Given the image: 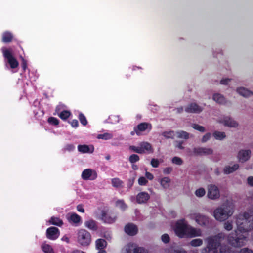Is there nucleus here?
Here are the masks:
<instances>
[{
    "label": "nucleus",
    "mask_w": 253,
    "mask_h": 253,
    "mask_svg": "<svg viewBox=\"0 0 253 253\" xmlns=\"http://www.w3.org/2000/svg\"><path fill=\"white\" fill-rule=\"evenodd\" d=\"M235 218L237 230L229 235L227 241L233 247H241L247 241L246 233L253 229V207L236 215Z\"/></svg>",
    "instance_id": "f257e3e1"
},
{
    "label": "nucleus",
    "mask_w": 253,
    "mask_h": 253,
    "mask_svg": "<svg viewBox=\"0 0 253 253\" xmlns=\"http://www.w3.org/2000/svg\"><path fill=\"white\" fill-rule=\"evenodd\" d=\"M172 227L175 234L179 238H195L202 236L201 229L189 224L185 218L175 221Z\"/></svg>",
    "instance_id": "f03ea898"
},
{
    "label": "nucleus",
    "mask_w": 253,
    "mask_h": 253,
    "mask_svg": "<svg viewBox=\"0 0 253 253\" xmlns=\"http://www.w3.org/2000/svg\"><path fill=\"white\" fill-rule=\"evenodd\" d=\"M224 234L222 232L214 236H210L206 239L207 246L203 248L201 253H227V247L222 245L221 242L224 238Z\"/></svg>",
    "instance_id": "7ed1b4c3"
},
{
    "label": "nucleus",
    "mask_w": 253,
    "mask_h": 253,
    "mask_svg": "<svg viewBox=\"0 0 253 253\" xmlns=\"http://www.w3.org/2000/svg\"><path fill=\"white\" fill-rule=\"evenodd\" d=\"M234 211V202L232 199H227L214 210L213 216L217 221L223 222L230 217Z\"/></svg>",
    "instance_id": "20e7f679"
},
{
    "label": "nucleus",
    "mask_w": 253,
    "mask_h": 253,
    "mask_svg": "<svg viewBox=\"0 0 253 253\" xmlns=\"http://www.w3.org/2000/svg\"><path fill=\"white\" fill-rule=\"evenodd\" d=\"M186 217L190 220H194L201 227H206L210 223V219L207 216L194 210L190 211Z\"/></svg>",
    "instance_id": "39448f33"
},
{
    "label": "nucleus",
    "mask_w": 253,
    "mask_h": 253,
    "mask_svg": "<svg viewBox=\"0 0 253 253\" xmlns=\"http://www.w3.org/2000/svg\"><path fill=\"white\" fill-rule=\"evenodd\" d=\"M129 150L139 154L152 153L154 151L151 144L147 142H142L138 146H130Z\"/></svg>",
    "instance_id": "423d86ee"
},
{
    "label": "nucleus",
    "mask_w": 253,
    "mask_h": 253,
    "mask_svg": "<svg viewBox=\"0 0 253 253\" xmlns=\"http://www.w3.org/2000/svg\"><path fill=\"white\" fill-rule=\"evenodd\" d=\"M217 123L230 128H237L239 123L229 116L221 115L216 119Z\"/></svg>",
    "instance_id": "0eeeda50"
},
{
    "label": "nucleus",
    "mask_w": 253,
    "mask_h": 253,
    "mask_svg": "<svg viewBox=\"0 0 253 253\" xmlns=\"http://www.w3.org/2000/svg\"><path fill=\"white\" fill-rule=\"evenodd\" d=\"M2 52L6 63L9 64L11 68L14 69L18 67L19 63L16 58L13 56L12 51L11 49L2 48Z\"/></svg>",
    "instance_id": "6e6552de"
},
{
    "label": "nucleus",
    "mask_w": 253,
    "mask_h": 253,
    "mask_svg": "<svg viewBox=\"0 0 253 253\" xmlns=\"http://www.w3.org/2000/svg\"><path fill=\"white\" fill-rule=\"evenodd\" d=\"M78 242L83 246H87L91 242V235L85 229H81L78 230L77 233Z\"/></svg>",
    "instance_id": "1a4fd4ad"
},
{
    "label": "nucleus",
    "mask_w": 253,
    "mask_h": 253,
    "mask_svg": "<svg viewBox=\"0 0 253 253\" xmlns=\"http://www.w3.org/2000/svg\"><path fill=\"white\" fill-rule=\"evenodd\" d=\"M208 197L211 200H217L219 198L220 194L219 188L214 184H210L208 186Z\"/></svg>",
    "instance_id": "9d476101"
},
{
    "label": "nucleus",
    "mask_w": 253,
    "mask_h": 253,
    "mask_svg": "<svg viewBox=\"0 0 253 253\" xmlns=\"http://www.w3.org/2000/svg\"><path fill=\"white\" fill-rule=\"evenodd\" d=\"M97 177L96 171L91 169L84 170L81 174L82 178L84 180H94Z\"/></svg>",
    "instance_id": "9b49d317"
},
{
    "label": "nucleus",
    "mask_w": 253,
    "mask_h": 253,
    "mask_svg": "<svg viewBox=\"0 0 253 253\" xmlns=\"http://www.w3.org/2000/svg\"><path fill=\"white\" fill-rule=\"evenodd\" d=\"M122 253H143V249L135 244L129 243L123 248Z\"/></svg>",
    "instance_id": "f8f14e48"
},
{
    "label": "nucleus",
    "mask_w": 253,
    "mask_h": 253,
    "mask_svg": "<svg viewBox=\"0 0 253 253\" xmlns=\"http://www.w3.org/2000/svg\"><path fill=\"white\" fill-rule=\"evenodd\" d=\"M194 154L197 155H210L213 153L212 149L208 147H197L193 149Z\"/></svg>",
    "instance_id": "ddd939ff"
},
{
    "label": "nucleus",
    "mask_w": 253,
    "mask_h": 253,
    "mask_svg": "<svg viewBox=\"0 0 253 253\" xmlns=\"http://www.w3.org/2000/svg\"><path fill=\"white\" fill-rule=\"evenodd\" d=\"M251 154V150L242 149L239 151L237 155V158L241 163H245L250 159Z\"/></svg>",
    "instance_id": "4468645a"
},
{
    "label": "nucleus",
    "mask_w": 253,
    "mask_h": 253,
    "mask_svg": "<svg viewBox=\"0 0 253 253\" xmlns=\"http://www.w3.org/2000/svg\"><path fill=\"white\" fill-rule=\"evenodd\" d=\"M60 234L59 229L54 227L48 228L46 230L47 238L50 240H55L58 238Z\"/></svg>",
    "instance_id": "2eb2a0df"
},
{
    "label": "nucleus",
    "mask_w": 253,
    "mask_h": 253,
    "mask_svg": "<svg viewBox=\"0 0 253 253\" xmlns=\"http://www.w3.org/2000/svg\"><path fill=\"white\" fill-rule=\"evenodd\" d=\"M185 110L187 113H199L203 110V108L195 103H192L185 108Z\"/></svg>",
    "instance_id": "dca6fc26"
},
{
    "label": "nucleus",
    "mask_w": 253,
    "mask_h": 253,
    "mask_svg": "<svg viewBox=\"0 0 253 253\" xmlns=\"http://www.w3.org/2000/svg\"><path fill=\"white\" fill-rule=\"evenodd\" d=\"M152 126L150 124L147 123H142L139 124L137 127H134V130L137 135H139L141 132H143L147 129L150 130Z\"/></svg>",
    "instance_id": "f3484780"
},
{
    "label": "nucleus",
    "mask_w": 253,
    "mask_h": 253,
    "mask_svg": "<svg viewBox=\"0 0 253 253\" xmlns=\"http://www.w3.org/2000/svg\"><path fill=\"white\" fill-rule=\"evenodd\" d=\"M68 219L70 223L76 226H79L81 223V217L75 213L68 214Z\"/></svg>",
    "instance_id": "a211bd4d"
},
{
    "label": "nucleus",
    "mask_w": 253,
    "mask_h": 253,
    "mask_svg": "<svg viewBox=\"0 0 253 253\" xmlns=\"http://www.w3.org/2000/svg\"><path fill=\"white\" fill-rule=\"evenodd\" d=\"M149 194L146 192H141L139 193L136 197V202L138 204L146 203L150 199Z\"/></svg>",
    "instance_id": "6ab92c4d"
},
{
    "label": "nucleus",
    "mask_w": 253,
    "mask_h": 253,
    "mask_svg": "<svg viewBox=\"0 0 253 253\" xmlns=\"http://www.w3.org/2000/svg\"><path fill=\"white\" fill-rule=\"evenodd\" d=\"M158 182L162 188L164 190H167L170 187L171 179L169 177L165 176L160 178L158 179Z\"/></svg>",
    "instance_id": "aec40b11"
},
{
    "label": "nucleus",
    "mask_w": 253,
    "mask_h": 253,
    "mask_svg": "<svg viewBox=\"0 0 253 253\" xmlns=\"http://www.w3.org/2000/svg\"><path fill=\"white\" fill-rule=\"evenodd\" d=\"M125 231L127 234L133 236L137 233L138 228L134 224L128 223L125 226Z\"/></svg>",
    "instance_id": "412c9836"
},
{
    "label": "nucleus",
    "mask_w": 253,
    "mask_h": 253,
    "mask_svg": "<svg viewBox=\"0 0 253 253\" xmlns=\"http://www.w3.org/2000/svg\"><path fill=\"white\" fill-rule=\"evenodd\" d=\"M239 168V165L237 163L230 164L224 167L223 172L225 174H229L237 170Z\"/></svg>",
    "instance_id": "4be33fe9"
},
{
    "label": "nucleus",
    "mask_w": 253,
    "mask_h": 253,
    "mask_svg": "<svg viewBox=\"0 0 253 253\" xmlns=\"http://www.w3.org/2000/svg\"><path fill=\"white\" fill-rule=\"evenodd\" d=\"M236 92L244 97H249L253 95L252 91L244 87H239L236 89Z\"/></svg>",
    "instance_id": "5701e85b"
},
{
    "label": "nucleus",
    "mask_w": 253,
    "mask_h": 253,
    "mask_svg": "<svg viewBox=\"0 0 253 253\" xmlns=\"http://www.w3.org/2000/svg\"><path fill=\"white\" fill-rule=\"evenodd\" d=\"M78 150L82 153H92L94 151V147L92 145H79Z\"/></svg>",
    "instance_id": "b1692460"
},
{
    "label": "nucleus",
    "mask_w": 253,
    "mask_h": 253,
    "mask_svg": "<svg viewBox=\"0 0 253 253\" xmlns=\"http://www.w3.org/2000/svg\"><path fill=\"white\" fill-rule=\"evenodd\" d=\"M212 99L216 103L222 105L225 104L227 102L225 97L219 93H214L212 96Z\"/></svg>",
    "instance_id": "393cba45"
},
{
    "label": "nucleus",
    "mask_w": 253,
    "mask_h": 253,
    "mask_svg": "<svg viewBox=\"0 0 253 253\" xmlns=\"http://www.w3.org/2000/svg\"><path fill=\"white\" fill-rule=\"evenodd\" d=\"M175 135L178 138L188 139L192 135H190L189 133L186 131L183 130H179L175 132Z\"/></svg>",
    "instance_id": "a878e982"
},
{
    "label": "nucleus",
    "mask_w": 253,
    "mask_h": 253,
    "mask_svg": "<svg viewBox=\"0 0 253 253\" xmlns=\"http://www.w3.org/2000/svg\"><path fill=\"white\" fill-rule=\"evenodd\" d=\"M164 253H187L185 251L177 249L174 247L167 248L164 250Z\"/></svg>",
    "instance_id": "bb28decb"
},
{
    "label": "nucleus",
    "mask_w": 253,
    "mask_h": 253,
    "mask_svg": "<svg viewBox=\"0 0 253 253\" xmlns=\"http://www.w3.org/2000/svg\"><path fill=\"white\" fill-rule=\"evenodd\" d=\"M213 137L218 140H223L226 138V134L224 132L220 131H215L213 134Z\"/></svg>",
    "instance_id": "cd10ccee"
},
{
    "label": "nucleus",
    "mask_w": 253,
    "mask_h": 253,
    "mask_svg": "<svg viewBox=\"0 0 253 253\" xmlns=\"http://www.w3.org/2000/svg\"><path fill=\"white\" fill-rule=\"evenodd\" d=\"M41 248L44 253H54L52 246L46 243L42 244L41 245Z\"/></svg>",
    "instance_id": "c85d7f7f"
},
{
    "label": "nucleus",
    "mask_w": 253,
    "mask_h": 253,
    "mask_svg": "<svg viewBox=\"0 0 253 253\" xmlns=\"http://www.w3.org/2000/svg\"><path fill=\"white\" fill-rule=\"evenodd\" d=\"M102 219L106 223H112L115 221L116 216L113 215L104 214L102 215Z\"/></svg>",
    "instance_id": "c756f323"
},
{
    "label": "nucleus",
    "mask_w": 253,
    "mask_h": 253,
    "mask_svg": "<svg viewBox=\"0 0 253 253\" xmlns=\"http://www.w3.org/2000/svg\"><path fill=\"white\" fill-rule=\"evenodd\" d=\"M112 186L116 188H122L123 186L124 183L118 178H114L111 179Z\"/></svg>",
    "instance_id": "7c9ffc66"
},
{
    "label": "nucleus",
    "mask_w": 253,
    "mask_h": 253,
    "mask_svg": "<svg viewBox=\"0 0 253 253\" xmlns=\"http://www.w3.org/2000/svg\"><path fill=\"white\" fill-rule=\"evenodd\" d=\"M84 225L86 227L90 230H96L97 229L96 222L93 220L86 221L84 222Z\"/></svg>",
    "instance_id": "2f4dec72"
},
{
    "label": "nucleus",
    "mask_w": 253,
    "mask_h": 253,
    "mask_svg": "<svg viewBox=\"0 0 253 253\" xmlns=\"http://www.w3.org/2000/svg\"><path fill=\"white\" fill-rule=\"evenodd\" d=\"M203 241L202 239L196 238L192 239L189 243V244L192 247H200L203 245Z\"/></svg>",
    "instance_id": "473e14b6"
},
{
    "label": "nucleus",
    "mask_w": 253,
    "mask_h": 253,
    "mask_svg": "<svg viewBox=\"0 0 253 253\" xmlns=\"http://www.w3.org/2000/svg\"><path fill=\"white\" fill-rule=\"evenodd\" d=\"M106 246V242L102 239H97L96 241V247L98 250H104Z\"/></svg>",
    "instance_id": "72a5a7b5"
},
{
    "label": "nucleus",
    "mask_w": 253,
    "mask_h": 253,
    "mask_svg": "<svg viewBox=\"0 0 253 253\" xmlns=\"http://www.w3.org/2000/svg\"><path fill=\"white\" fill-rule=\"evenodd\" d=\"M13 36L11 33L5 32L2 35V41L4 42H9L11 41Z\"/></svg>",
    "instance_id": "f704fd0d"
},
{
    "label": "nucleus",
    "mask_w": 253,
    "mask_h": 253,
    "mask_svg": "<svg viewBox=\"0 0 253 253\" xmlns=\"http://www.w3.org/2000/svg\"><path fill=\"white\" fill-rule=\"evenodd\" d=\"M162 135L167 139H173L175 136H176L175 132L171 130L164 131L162 133Z\"/></svg>",
    "instance_id": "c9c22d12"
},
{
    "label": "nucleus",
    "mask_w": 253,
    "mask_h": 253,
    "mask_svg": "<svg viewBox=\"0 0 253 253\" xmlns=\"http://www.w3.org/2000/svg\"><path fill=\"white\" fill-rule=\"evenodd\" d=\"M113 135L110 133H105L104 134H99L97 135V138L99 139L109 140L112 138Z\"/></svg>",
    "instance_id": "e433bc0d"
},
{
    "label": "nucleus",
    "mask_w": 253,
    "mask_h": 253,
    "mask_svg": "<svg viewBox=\"0 0 253 253\" xmlns=\"http://www.w3.org/2000/svg\"><path fill=\"white\" fill-rule=\"evenodd\" d=\"M116 206L120 209L122 211H125L127 208V206L124 201L121 200H117L116 202Z\"/></svg>",
    "instance_id": "4c0bfd02"
},
{
    "label": "nucleus",
    "mask_w": 253,
    "mask_h": 253,
    "mask_svg": "<svg viewBox=\"0 0 253 253\" xmlns=\"http://www.w3.org/2000/svg\"><path fill=\"white\" fill-rule=\"evenodd\" d=\"M49 222L52 224L59 226L63 224V222L60 218L55 217H52Z\"/></svg>",
    "instance_id": "58836bf2"
},
{
    "label": "nucleus",
    "mask_w": 253,
    "mask_h": 253,
    "mask_svg": "<svg viewBox=\"0 0 253 253\" xmlns=\"http://www.w3.org/2000/svg\"><path fill=\"white\" fill-rule=\"evenodd\" d=\"M206 194V191L203 188H199L197 189L195 192V194L197 197H202Z\"/></svg>",
    "instance_id": "ea45409f"
},
{
    "label": "nucleus",
    "mask_w": 253,
    "mask_h": 253,
    "mask_svg": "<svg viewBox=\"0 0 253 253\" xmlns=\"http://www.w3.org/2000/svg\"><path fill=\"white\" fill-rule=\"evenodd\" d=\"M224 228L227 231H230L233 229V222L231 220H227L223 225Z\"/></svg>",
    "instance_id": "a19ab883"
},
{
    "label": "nucleus",
    "mask_w": 253,
    "mask_h": 253,
    "mask_svg": "<svg viewBox=\"0 0 253 253\" xmlns=\"http://www.w3.org/2000/svg\"><path fill=\"white\" fill-rule=\"evenodd\" d=\"M171 162L173 164L179 166L182 165L183 163L182 159L181 158L177 156H175L172 158Z\"/></svg>",
    "instance_id": "79ce46f5"
},
{
    "label": "nucleus",
    "mask_w": 253,
    "mask_h": 253,
    "mask_svg": "<svg viewBox=\"0 0 253 253\" xmlns=\"http://www.w3.org/2000/svg\"><path fill=\"white\" fill-rule=\"evenodd\" d=\"M71 113L69 111L65 110L61 112L58 114V116L63 120L67 119L70 115Z\"/></svg>",
    "instance_id": "37998d69"
},
{
    "label": "nucleus",
    "mask_w": 253,
    "mask_h": 253,
    "mask_svg": "<svg viewBox=\"0 0 253 253\" xmlns=\"http://www.w3.org/2000/svg\"><path fill=\"white\" fill-rule=\"evenodd\" d=\"M211 133H206L205 135L203 136V137L201 139V142L202 143H206L211 139Z\"/></svg>",
    "instance_id": "c03bdc74"
},
{
    "label": "nucleus",
    "mask_w": 253,
    "mask_h": 253,
    "mask_svg": "<svg viewBox=\"0 0 253 253\" xmlns=\"http://www.w3.org/2000/svg\"><path fill=\"white\" fill-rule=\"evenodd\" d=\"M192 127L195 130H197L200 132H204L206 131L205 128L202 126L196 124H193L192 125Z\"/></svg>",
    "instance_id": "a18cd8bd"
},
{
    "label": "nucleus",
    "mask_w": 253,
    "mask_h": 253,
    "mask_svg": "<svg viewBox=\"0 0 253 253\" xmlns=\"http://www.w3.org/2000/svg\"><path fill=\"white\" fill-rule=\"evenodd\" d=\"M148 181L147 179H146V178H145L143 176H141V177H139L138 180V183L139 185H141V186L146 185L148 183Z\"/></svg>",
    "instance_id": "49530a36"
},
{
    "label": "nucleus",
    "mask_w": 253,
    "mask_h": 253,
    "mask_svg": "<svg viewBox=\"0 0 253 253\" xmlns=\"http://www.w3.org/2000/svg\"><path fill=\"white\" fill-rule=\"evenodd\" d=\"M139 157L136 154L131 155L129 158V160L131 163L133 164L135 162L138 161Z\"/></svg>",
    "instance_id": "de8ad7c7"
},
{
    "label": "nucleus",
    "mask_w": 253,
    "mask_h": 253,
    "mask_svg": "<svg viewBox=\"0 0 253 253\" xmlns=\"http://www.w3.org/2000/svg\"><path fill=\"white\" fill-rule=\"evenodd\" d=\"M111 123H117L119 122V116L117 115H111L109 118Z\"/></svg>",
    "instance_id": "09e8293b"
},
{
    "label": "nucleus",
    "mask_w": 253,
    "mask_h": 253,
    "mask_svg": "<svg viewBox=\"0 0 253 253\" xmlns=\"http://www.w3.org/2000/svg\"><path fill=\"white\" fill-rule=\"evenodd\" d=\"M160 162L157 159L153 158L151 161V165L153 168H158L159 166Z\"/></svg>",
    "instance_id": "8fccbe9b"
},
{
    "label": "nucleus",
    "mask_w": 253,
    "mask_h": 253,
    "mask_svg": "<svg viewBox=\"0 0 253 253\" xmlns=\"http://www.w3.org/2000/svg\"><path fill=\"white\" fill-rule=\"evenodd\" d=\"M183 142L182 141H175L174 142V146L179 149L182 150L184 147L182 146Z\"/></svg>",
    "instance_id": "3c124183"
},
{
    "label": "nucleus",
    "mask_w": 253,
    "mask_h": 253,
    "mask_svg": "<svg viewBox=\"0 0 253 253\" xmlns=\"http://www.w3.org/2000/svg\"><path fill=\"white\" fill-rule=\"evenodd\" d=\"M162 241L165 243H168L169 241V237L168 234H164L161 236Z\"/></svg>",
    "instance_id": "603ef678"
},
{
    "label": "nucleus",
    "mask_w": 253,
    "mask_h": 253,
    "mask_svg": "<svg viewBox=\"0 0 253 253\" xmlns=\"http://www.w3.org/2000/svg\"><path fill=\"white\" fill-rule=\"evenodd\" d=\"M79 119L80 120L81 123L84 126L87 124L86 119L84 115L82 114H80L79 115Z\"/></svg>",
    "instance_id": "864d4df0"
},
{
    "label": "nucleus",
    "mask_w": 253,
    "mask_h": 253,
    "mask_svg": "<svg viewBox=\"0 0 253 253\" xmlns=\"http://www.w3.org/2000/svg\"><path fill=\"white\" fill-rule=\"evenodd\" d=\"M48 122L54 125H57L59 123L58 120L54 117H50L48 119Z\"/></svg>",
    "instance_id": "5fc2aeb1"
},
{
    "label": "nucleus",
    "mask_w": 253,
    "mask_h": 253,
    "mask_svg": "<svg viewBox=\"0 0 253 253\" xmlns=\"http://www.w3.org/2000/svg\"><path fill=\"white\" fill-rule=\"evenodd\" d=\"M231 81V79L230 78H223L220 81V84L223 85H227Z\"/></svg>",
    "instance_id": "6e6d98bb"
},
{
    "label": "nucleus",
    "mask_w": 253,
    "mask_h": 253,
    "mask_svg": "<svg viewBox=\"0 0 253 253\" xmlns=\"http://www.w3.org/2000/svg\"><path fill=\"white\" fill-rule=\"evenodd\" d=\"M239 253H253V251L248 248L242 249Z\"/></svg>",
    "instance_id": "4d7b16f0"
},
{
    "label": "nucleus",
    "mask_w": 253,
    "mask_h": 253,
    "mask_svg": "<svg viewBox=\"0 0 253 253\" xmlns=\"http://www.w3.org/2000/svg\"><path fill=\"white\" fill-rule=\"evenodd\" d=\"M172 171V168L171 167H167L163 169V172L164 174H169Z\"/></svg>",
    "instance_id": "13d9d810"
},
{
    "label": "nucleus",
    "mask_w": 253,
    "mask_h": 253,
    "mask_svg": "<svg viewBox=\"0 0 253 253\" xmlns=\"http://www.w3.org/2000/svg\"><path fill=\"white\" fill-rule=\"evenodd\" d=\"M145 176L148 179H149L150 180H152L154 178L153 175L152 173H151L150 172H147V171L146 172V173H145Z\"/></svg>",
    "instance_id": "bf43d9fd"
},
{
    "label": "nucleus",
    "mask_w": 253,
    "mask_h": 253,
    "mask_svg": "<svg viewBox=\"0 0 253 253\" xmlns=\"http://www.w3.org/2000/svg\"><path fill=\"white\" fill-rule=\"evenodd\" d=\"M247 182L249 185L253 186V176H249L247 179Z\"/></svg>",
    "instance_id": "052dcab7"
},
{
    "label": "nucleus",
    "mask_w": 253,
    "mask_h": 253,
    "mask_svg": "<svg viewBox=\"0 0 253 253\" xmlns=\"http://www.w3.org/2000/svg\"><path fill=\"white\" fill-rule=\"evenodd\" d=\"M71 125L73 127H76L78 126V122L77 120H73L71 122Z\"/></svg>",
    "instance_id": "680f3d73"
},
{
    "label": "nucleus",
    "mask_w": 253,
    "mask_h": 253,
    "mask_svg": "<svg viewBox=\"0 0 253 253\" xmlns=\"http://www.w3.org/2000/svg\"><path fill=\"white\" fill-rule=\"evenodd\" d=\"M77 210L78 211L84 213V210L82 206L80 205H78L77 207Z\"/></svg>",
    "instance_id": "e2e57ef3"
},
{
    "label": "nucleus",
    "mask_w": 253,
    "mask_h": 253,
    "mask_svg": "<svg viewBox=\"0 0 253 253\" xmlns=\"http://www.w3.org/2000/svg\"><path fill=\"white\" fill-rule=\"evenodd\" d=\"M183 107H181L177 108L176 109V111H177V113H181V112L183 111Z\"/></svg>",
    "instance_id": "0e129e2a"
},
{
    "label": "nucleus",
    "mask_w": 253,
    "mask_h": 253,
    "mask_svg": "<svg viewBox=\"0 0 253 253\" xmlns=\"http://www.w3.org/2000/svg\"><path fill=\"white\" fill-rule=\"evenodd\" d=\"M62 240L63 241H66L67 243H69V239L67 237H66V236H64L62 238Z\"/></svg>",
    "instance_id": "69168bd1"
},
{
    "label": "nucleus",
    "mask_w": 253,
    "mask_h": 253,
    "mask_svg": "<svg viewBox=\"0 0 253 253\" xmlns=\"http://www.w3.org/2000/svg\"><path fill=\"white\" fill-rule=\"evenodd\" d=\"M71 253H85L83 251H80V250H76L73 252H72Z\"/></svg>",
    "instance_id": "338daca9"
},
{
    "label": "nucleus",
    "mask_w": 253,
    "mask_h": 253,
    "mask_svg": "<svg viewBox=\"0 0 253 253\" xmlns=\"http://www.w3.org/2000/svg\"><path fill=\"white\" fill-rule=\"evenodd\" d=\"M99 251L98 253H106V251L104 250H98Z\"/></svg>",
    "instance_id": "774afa93"
}]
</instances>
